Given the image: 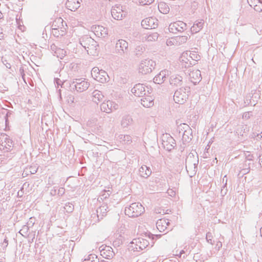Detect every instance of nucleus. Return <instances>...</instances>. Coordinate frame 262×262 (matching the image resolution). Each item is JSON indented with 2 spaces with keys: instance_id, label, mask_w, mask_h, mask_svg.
I'll use <instances>...</instances> for the list:
<instances>
[{
  "instance_id": "8",
  "label": "nucleus",
  "mask_w": 262,
  "mask_h": 262,
  "mask_svg": "<svg viewBox=\"0 0 262 262\" xmlns=\"http://www.w3.org/2000/svg\"><path fill=\"white\" fill-rule=\"evenodd\" d=\"M13 141L10 137L4 133L0 134V149L4 152L11 151L13 147Z\"/></svg>"
},
{
  "instance_id": "44",
  "label": "nucleus",
  "mask_w": 262,
  "mask_h": 262,
  "mask_svg": "<svg viewBox=\"0 0 262 262\" xmlns=\"http://www.w3.org/2000/svg\"><path fill=\"white\" fill-rule=\"evenodd\" d=\"M166 44L168 46H172V45L177 46V42H176V39L175 37H172V38L167 40Z\"/></svg>"
},
{
  "instance_id": "16",
  "label": "nucleus",
  "mask_w": 262,
  "mask_h": 262,
  "mask_svg": "<svg viewBox=\"0 0 262 262\" xmlns=\"http://www.w3.org/2000/svg\"><path fill=\"white\" fill-rule=\"evenodd\" d=\"M99 250L101 255L107 259H111L115 255L112 248L110 246L103 245L99 248Z\"/></svg>"
},
{
  "instance_id": "33",
  "label": "nucleus",
  "mask_w": 262,
  "mask_h": 262,
  "mask_svg": "<svg viewBox=\"0 0 262 262\" xmlns=\"http://www.w3.org/2000/svg\"><path fill=\"white\" fill-rule=\"evenodd\" d=\"M158 9L163 14H167L169 12L168 5L164 2H160L158 4Z\"/></svg>"
},
{
  "instance_id": "10",
  "label": "nucleus",
  "mask_w": 262,
  "mask_h": 262,
  "mask_svg": "<svg viewBox=\"0 0 262 262\" xmlns=\"http://www.w3.org/2000/svg\"><path fill=\"white\" fill-rule=\"evenodd\" d=\"M130 244L134 251H139L145 249L149 245V242L146 239L139 237L134 239Z\"/></svg>"
},
{
  "instance_id": "36",
  "label": "nucleus",
  "mask_w": 262,
  "mask_h": 262,
  "mask_svg": "<svg viewBox=\"0 0 262 262\" xmlns=\"http://www.w3.org/2000/svg\"><path fill=\"white\" fill-rule=\"evenodd\" d=\"M83 262H99V259L96 255L91 254L84 259Z\"/></svg>"
},
{
  "instance_id": "37",
  "label": "nucleus",
  "mask_w": 262,
  "mask_h": 262,
  "mask_svg": "<svg viewBox=\"0 0 262 262\" xmlns=\"http://www.w3.org/2000/svg\"><path fill=\"white\" fill-rule=\"evenodd\" d=\"M248 132V129L247 125H242L237 129L236 133L238 134V135L243 136L244 134Z\"/></svg>"
},
{
  "instance_id": "31",
  "label": "nucleus",
  "mask_w": 262,
  "mask_h": 262,
  "mask_svg": "<svg viewBox=\"0 0 262 262\" xmlns=\"http://www.w3.org/2000/svg\"><path fill=\"white\" fill-rule=\"evenodd\" d=\"M107 209V205L105 204H102L96 210L97 217L102 219L106 215Z\"/></svg>"
},
{
  "instance_id": "14",
  "label": "nucleus",
  "mask_w": 262,
  "mask_h": 262,
  "mask_svg": "<svg viewBox=\"0 0 262 262\" xmlns=\"http://www.w3.org/2000/svg\"><path fill=\"white\" fill-rule=\"evenodd\" d=\"M113 17L116 20H121L126 14V12L123 10L120 5H116L113 7L111 10Z\"/></svg>"
},
{
  "instance_id": "63",
  "label": "nucleus",
  "mask_w": 262,
  "mask_h": 262,
  "mask_svg": "<svg viewBox=\"0 0 262 262\" xmlns=\"http://www.w3.org/2000/svg\"><path fill=\"white\" fill-rule=\"evenodd\" d=\"M10 114H11V113H10V112H8L7 113L6 116H7V117H8V116H9V115H10Z\"/></svg>"
},
{
  "instance_id": "55",
  "label": "nucleus",
  "mask_w": 262,
  "mask_h": 262,
  "mask_svg": "<svg viewBox=\"0 0 262 262\" xmlns=\"http://www.w3.org/2000/svg\"><path fill=\"white\" fill-rule=\"evenodd\" d=\"M225 181V186H226L227 185V178L226 176H225L223 179V182H224Z\"/></svg>"
},
{
  "instance_id": "22",
  "label": "nucleus",
  "mask_w": 262,
  "mask_h": 262,
  "mask_svg": "<svg viewBox=\"0 0 262 262\" xmlns=\"http://www.w3.org/2000/svg\"><path fill=\"white\" fill-rule=\"evenodd\" d=\"M154 21L155 19L152 17L146 18L141 21V26L146 29L155 28L157 25Z\"/></svg>"
},
{
  "instance_id": "18",
  "label": "nucleus",
  "mask_w": 262,
  "mask_h": 262,
  "mask_svg": "<svg viewBox=\"0 0 262 262\" xmlns=\"http://www.w3.org/2000/svg\"><path fill=\"white\" fill-rule=\"evenodd\" d=\"M92 30L96 36L104 38L107 35V29L102 26H95L92 27Z\"/></svg>"
},
{
  "instance_id": "26",
  "label": "nucleus",
  "mask_w": 262,
  "mask_h": 262,
  "mask_svg": "<svg viewBox=\"0 0 262 262\" xmlns=\"http://www.w3.org/2000/svg\"><path fill=\"white\" fill-rule=\"evenodd\" d=\"M185 55H186L187 57L188 56L190 58H191L194 61L193 63L190 62V64L188 66H187L186 64L185 65V67H187V66L189 67L190 64H194L195 62L196 61H199L201 58L200 56L198 54V53L196 52L193 51H190L189 52V53H186L185 55H183L182 58H184L185 56Z\"/></svg>"
},
{
  "instance_id": "15",
  "label": "nucleus",
  "mask_w": 262,
  "mask_h": 262,
  "mask_svg": "<svg viewBox=\"0 0 262 262\" xmlns=\"http://www.w3.org/2000/svg\"><path fill=\"white\" fill-rule=\"evenodd\" d=\"M118 108L119 105L117 103L110 100L103 102L100 105L101 110L106 113H110Z\"/></svg>"
},
{
  "instance_id": "2",
  "label": "nucleus",
  "mask_w": 262,
  "mask_h": 262,
  "mask_svg": "<svg viewBox=\"0 0 262 262\" xmlns=\"http://www.w3.org/2000/svg\"><path fill=\"white\" fill-rule=\"evenodd\" d=\"M199 158L197 154L189 153L185 160L186 169L191 174H195L197 171Z\"/></svg>"
},
{
  "instance_id": "19",
  "label": "nucleus",
  "mask_w": 262,
  "mask_h": 262,
  "mask_svg": "<svg viewBox=\"0 0 262 262\" xmlns=\"http://www.w3.org/2000/svg\"><path fill=\"white\" fill-rule=\"evenodd\" d=\"M189 78L194 84L199 83L202 79L201 71L199 70L191 71L189 73Z\"/></svg>"
},
{
  "instance_id": "40",
  "label": "nucleus",
  "mask_w": 262,
  "mask_h": 262,
  "mask_svg": "<svg viewBox=\"0 0 262 262\" xmlns=\"http://www.w3.org/2000/svg\"><path fill=\"white\" fill-rule=\"evenodd\" d=\"M55 53L57 54V57L60 59H62L67 55V51L60 49H58Z\"/></svg>"
},
{
  "instance_id": "25",
  "label": "nucleus",
  "mask_w": 262,
  "mask_h": 262,
  "mask_svg": "<svg viewBox=\"0 0 262 262\" xmlns=\"http://www.w3.org/2000/svg\"><path fill=\"white\" fill-rule=\"evenodd\" d=\"M204 24V21L203 19L195 21L190 29L191 33H196L200 32L203 28Z\"/></svg>"
},
{
  "instance_id": "53",
  "label": "nucleus",
  "mask_w": 262,
  "mask_h": 262,
  "mask_svg": "<svg viewBox=\"0 0 262 262\" xmlns=\"http://www.w3.org/2000/svg\"><path fill=\"white\" fill-rule=\"evenodd\" d=\"M225 187H226V186L224 185L222 189H221V193L223 195L226 194V192L227 191V188H225Z\"/></svg>"
},
{
  "instance_id": "50",
  "label": "nucleus",
  "mask_w": 262,
  "mask_h": 262,
  "mask_svg": "<svg viewBox=\"0 0 262 262\" xmlns=\"http://www.w3.org/2000/svg\"><path fill=\"white\" fill-rule=\"evenodd\" d=\"M97 121V120L95 119H94L92 120H89L88 122V125L90 126V127H92L94 126L93 124L95 123Z\"/></svg>"
},
{
  "instance_id": "23",
  "label": "nucleus",
  "mask_w": 262,
  "mask_h": 262,
  "mask_svg": "<svg viewBox=\"0 0 262 262\" xmlns=\"http://www.w3.org/2000/svg\"><path fill=\"white\" fill-rule=\"evenodd\" d=\"M81 1L82 0H68L66 4V7L68 9L75 11L79 8Z\"/></svg>"
},
{
  "instance_id": "9",
  "label": "nucleus",
  "mask_w": 262,
  "mask_h": 262,
  "mask_svg": "<svg viewBox=\"0 0 262 262\" xmlns=\"http://www.w3.org/2000/svg\"><path fill=\"white\" fill-rule=\"evenodd\" d=\"M91 75L94 79L101 83L105 82L108 78L107 73L103 70H100L98 67L92 69Z\"/></svg>"
},
{
  "instance_id": "41",
  "label": "nucleus",
  "mask_w": 262,
  "mask_h": 262,
  "mask_svg": "<svg viewBox=\"0 0 262 262\" xmlns=\"http://www.w3.org/2000/svg\"><path fill=\"white\" fill-rule=\"evenodd\" d=\"M253 158V156L252 155H250V154H249L248 155H247L246 163H247L248 161L251 162V161H252ZM248 164V165L249 166V165L250 164V163L249 162ZM245 165H246V163H245ZM249 169H250V167L249 166L248 168L244 169V170L245 171V172H248Z\"/></svg>"
},
{
  "instance_id": "52",
  "label": "nucleus",
  "mask_w": 262,
  "mask_h": 262,
  "mask_svg": "<svg viewBox=\"0 0 262 262\" xmlns=\"http://www.w3.org/2000/svg\"><path fill=\"white\" fill-rule=\"evenodd\" d=\"M8 240L7 239V238L6 237L3 243V245L4 246V248H6L8 246Z\"/></svg>"
},
{
  "instance_id": "7",
  "label": "nucleus",
  "mask_w": 262,
  "mask_h": 262,
  "mask_svg": "<svg viewBox=\"0 0 262 262\" xmlns=\"http://www.w3.org/2000/svg\"><path fill=\"white\" fill-rule=\"evenodd\" d=\"M156 62L150 59L142 60L139 66L138 71L140 73L147 74L152 72L155 69Z\"/></svg>"
},
{
  "instance_id": "30",
  "label": "nucleus",
  "mask_w": 262,
  "mask_h": 262,
  "mask_svg": "<svg viewBox=\"0 0 262 262\" xmlns=\"http://www.w3.org/2000/svg\"><path fill=\"white\" fill-rule=\"evenodd\" d=\"M146 51V47L143 44H139L136 46L134 50L135 55L139 57L141 56Z\"/></svg>"
},
{
  "instance_id": "54",
  "label": "nucleus",
  "mask_w": 262,
  "mask_h": 262,
  "mask_svg": "<svg viewBox=\"0 0 262 262\" xmlns=\"http://www.w3.org/2000/svg\"><path fill=\"white\" fill-rule=\"evenodd\" d=\"M19 72L22 76V77L23 78L24 76H25V73H24V70L23 68H20V69H19Z\"/></svg>"
},
{
  "instance_id": "61",
  "label": "nucleus",
  "mask_w": 262,
  "mask_h": 262,
  "mask_svg": "<svg viewBox=\"0 0 262 262\" xmlns=\"http://www.w3.org/2000/svg\"><path fill=\"white\" fill-rule=\"evenodd\" d=\"M184 253V250H182L180 253V256H181V255Z\"/></svg>"
},
{
  "instance_id": "20",
  "label": "nucleus",
  "mask_w": 262,
  "mask_h": 262,
  "mask_svg": "<svg viewBox=\"0 0 262 262\" xmlns=\"http://www.w3.org/2000/svg\"><path fill=\"white\" fill-rule=\"evenodd\" d=\"M168 72L166 70L161 71L154 78V82L159 84L163 83L167 78L166 76L168 75Z\"/></svg>"
},
{
  "instance_id": "3",
  "label": "nucleus",
  "mask_w": 262,
  "mask_h": 262,
  "mask_svg": "<svg viewBox=\"0 0 262 262\" xmlns=\"http://www.w3.org/2000/svg\"><path fill=\"white\" fill-rule=\"evenodd\" d=\"M144 211V208L140 203H134L125 208V213L129 217H136L141 215Z\"/></svg>"
},
{
  "instance_id": "60",
  "label": "nucleus",
  "mask_w": 262,
  "mask_h": 262,
  "mask_svg": "<svg viewBox=\"0 0 262 262\" xmlns=\"http://www.w3.org/2000/svg\"><path fill=\"white\" fill-rule=\"evenodd\" d=\"M57 21H58V23H62H62H63V19H61V18H58V19H57Z\"/></svg>"
},
{
  "instance_id": "12",
  "label": "nucleus",
  "mask_w": 262,
  "mask_h": 262,
  "mask_svg": "<svg viewBox=\"0 0 262 262\" xmlns=\"http://www.w3.org/2000/svg\"><path fill=\"white\" fill-rule=\"evenodd\" d=\"M162 141L163 147L168 151H171L176 145L174 139L168 134L163 135Z\"/></svg>"
},
{
  "instance_id": "34",
  "label": "nucleus",
  "mask_w": 262,
  "mask_h": 262,
  "mask_svg": "<svg viewBox=\"0 0 262 262\" xmlns=\"http://www.w3.org/2000/svg\"><path fill=\"white\" fill-rule=\"evenodd\" d=\"M159 36L157 32L148 33L144 37L145 40L147 41H153L156 40Z\"/></svg>"
},
{
  "instance_id": "21",
  "label": "nucleus",
  "mask_w": 262,
  "mask_h": 262,
  "mask_svg": "<svg viewBox=\"0 0 262 262\" xmlns=\"http://www.w3.org/2000/svg\"><path fill=\"white\" fill-rule=\"evenodd\" d=\"M169 220L165 219H161L157 222V228L160 232L165 231L169 225Z\"/></svg>"
},
{
  "instance_id": "38",
  "label": "nucleus",
  "mask_w": 262,
  "mask_h": 262,
  "mask_svg": "<svg viewBox=\"0 0 262 262\" xmlns=\"http://www.w3.org/2000/svg\"><path fill=\"white\" fill-rule=\"evenodd\" d=\"M29 227L27 225H24L22 228L19 230V233L24 237H27L28 235Z\"/></svg>"
},
{
  "instance_id": "35",
  "label": "nucleus",
  "mask_w": 262,
  "mask_h": 262,
  "mask_svg": "<svg viewBox=\"0 0 262 262\" xmlns=\"http://www.w3.org/2000/svg\"><path fill=\"white\" fill-rule=\"evenodd\" d=\"M175 38L176 39L177 46L186 43L188 38V36L187 35L178 36L175 37Z\"/></svg>"
},
{
  "instance_id": "24",
  "label": "nucleus",
  "mask_w": 262,
  "mask_h": 262,
  "mask_svg": "<svg viewBox=\"0 0 262 262\" xmlns=\"http://www.w3.org/2000/svg\"><path fill=\"white\" fill-rule=\"evenodd\" d=\"M169 83L172 86H181L183 83V77L179 75H172L170 78Z\"/></svg>"
},
{
  "instance_id": "29",
  "label": "nucleus",
  "mask_w": 262,
  "mask_h": 262,
  "mask_svg": "<svg viewBox=\"0 0 262 262\" xmlns=\"http://www.w3.org/2000/svg\"><path fill=\"white\" fill-rule=\"evenodd\" d=\"M142 105L145 107H150L154 105V99L150 96H146L141 99Z\"/></svg>"
},
{
  "instance_id": "6",
  "label": "nucleus",
  "mask_w": 262,
  "mask_h": 262,
  "mask_svg": "<svg viewBox=\"0 0 262 262\" xmlns=\"http://www.w3.org/2000/svg\"><path fill=\"white\" fill-rule=\"evenodd\" d=\"M190 92V88H181L177 90L173 95V100L176 103L183 104L186 101Z\"/></svg>"
},
{
  "instance_id": "48",
  "label": "nucleus",
  "mask_w": 262,
  "mask_h": 262,
  "mask_svg": "<svg viewBox=\"0 0 262 262\" xmlns=\"http://www.w3.org/2000/svg\"><path fill=\"white\" fill-rule=\"evenodd\" d=\"M250 116L251 114L250 112H245L243 115V118L248 119L250 118Z\"/></svg>"
},
{
  "instance_id": "11",
  "label": "nucleus",
  "mask_w": 262,
  "mask_h": 262,
  "mask_svg": "<svg viewBox=\"0 0 262 262\" xmlns=\"http://www.w3.org/2000/svg\"><path fill=\"white\" fill-rule=\"evenodd\" d=\"M128 51V43L124 39H119L117 41L115 46V53L120 56L127 54Z\"/></svg>"
},
{
  "instance_id": "62",
  "label": "nucleus",
  "mask_w": 262,
  "mask_h": 262,
  "mask_svg": "<svg viewBox=\"0 0 262 262\" xmlns=\"http://www.w3.org/2000/svg\"><path fill=\"white\" fill-rule=\"evenodd\" d=\"M260 231L261 236L262 237V227L260 228Z\"/></svg>"
},
{
  "instance_id": "49",
  "label": "nucleus",
  "mask_w": 262,
  "mask_h": 262,
  "mask_svg": "<svg viewBox=\"0 0 262 262\" xmlns=\"http://www.w3.org/2000/svg\"><path fill=\"white\" fill-rule=\"evenodd\" d=\"M50 193L52 195H55L57 194V188L54 187L51 190Z\"/></svg>"
},
{
  "instance_id": "4",
  "label": "nucleus",
  "mask_w": 262,
  "mask_h": 262,
  "mask_svg": "<svg viewBox=\"0 0 262 262\" xmlns=\"http://www.w3.org/2000/svg\"><path fill=\"white\" fill-rule=\"evenodd\" d=\"M179 136H182V140L184 144H186L191 140L192 135L191 129L188 125L185 123L181 124L178 126Z\"/></svg>"
},
{
  "instance_id": "43",
  "label": "nucleus",
  "mask_w": 262,
  "mask_h": 262,
  "mask_svg": "<svg viewBox=\"0 0 262 262\" xmlns=\"http://www.w3.org/2000/svg\"><path fill=\"white\" fill-rule=\"evenodd\" d=\"M206 239L207 242L211 245H213L214 241L213 240V236L212 233L210 232H208L206 234Z\"/></svg>"
},
{
  "instance_id": "64",
  "label": "nucleus",
  "mask_w": 262,
  "mask_h": 262,
  "mask_svg": "<svg viewBox=\"0 0 262 262\" xmlns=\"http://www.w3.org/2000/svg\"><path fill=\"white\" fill-rule=\"evenodd\" d=\"M6 67H7V68H10V64H9V65L6 66Z\"/></svg>"
},
{
  "instance_id": "32",
  "label": "nucleus",
  "mask_w": 262,
  "mask_h": 262,
  "mask_svg": "<svg viewBox=\"0 0 262 262\" xmlns=\"http://www.w3.org/2000/svg\"><path fill=\"white\" fill-rule=\"evenodd\" d=\"M133 119L129 115H125L122 117L121 125L123 127H127L132 124Z\"/></svg>"
},
{
  "instance_id": "56",
  "label": "nucleus",
  "mask_w": 262,
  "mask_h": 262,
  "mask_svg": "<svg viewBox=\"0 0 262 262\" xmlns=\"http://www.w3.org/2000/svg\"><path fill=\"white\" fill-rule=\"evenodd\" d=\"M261 138H262V133L257 135V140L261 139Z\"/></svg>"
},
{
  "instance_id": "59",
  "label": "nucleus",
  "mask_w": 262,
  "mask_h": 262,
  "mask_svg": "<svg viewBox=\"0 0 262 262\" xmlns=\"http://www.w3.org/2000/svg\"><path fill=\"white\" fill-rule=\"evenodd\" d=\"M55 81L56 82V83L59 85V82H61L60 80L57 78H55Z\"/></svg>"
},
{
  "instance_id": "45",
  "label": "nucleus",
  "mask_w": 262,
  "mask_h": 262,
  "mask_svg": "<svg viewBox=\"0 0 262 262\" xmlns=\"http://www.w3.org/2000/svg\"><path fill=\"white\" fill-rule=\"evenodd\" d=\"M154 0H139V3L141 5H148L151 4Z\"/></svg>"
},
{
  "instance_id": "47",
  "label": "nucleus",
  "mask_w": 262,
  "mask_h": 262,
  "mask_svg": "<svg viewBox=\"0 0 262 262\" xmlns=\"http://www.w3.org/2000/svg\"><path fill=\"white\" fill-rule=\"evenodd\" d=\"M167 192L168 194V195L171 196H174L176 195L175 191H174V190H173L172 189H169L167 190Z\"/></svg>"
},
{
  "instance_id": "57",
  "label": "nucleus",
  "mask_w": 262,
  "mask_h": 262,
  "mask_svg": "<svg viewBox=\"0 0 262 262\" xmlns=\"http://www.w3.org/2000/svg\"><path fill=\"white\" fill-rule=\"evenodd\" d=\"M259 164L260 165L261 167H262V155L259 156Z\"/></svg>"
},
{
  "instance_id": "27",
  "label": "nucleus",
  "mask_w": 262,
  "mask_h": 262,
  "mask_svg": "<svg viewBox=\"0 0 262 262\" xmlns=\"http://www.w3.org/2000/svg\"><path fill=\"white\" fill-rule=\"evenodd\" d=\"M139 173L141 177L147 178L151 174V170L146 165H142L139 169Z\"/></svg>"
},
{
  "instance_id": "39",
  "label": "nucleus",
  "mask_w": 262,
  "mask_h": 262,
  "mask_svg": "<svg viewBox=\"0 0 262 262\" xmlns=\"http://www.w3.org/2000/svg\"><path fill=\"white\" fill-rule=\"evenodd\" d=\"M64 210L68 213L73 212L74 210V205L72 203H67L65 204L64 207Z\"/></svg>"
},
{
  "instance_id": "28",
  "label": "nucleus",
  "mask_w": 262,
  "mask_h": 262,
  "mask_svg": "<svg viewBox=\"0 0 262 262\" xmlns=\"http://www.w3.org/2000/svg\"><path fill=\"white\" fill-rule=\"evenodd\" d=\"M104 98V95L102 93L97 90L94 91L92 94V100L96 103H98L101 101Z\"/></svg>"
},
{
  "instance_id": "17",
  "label": "nucleus",
  "mask_w": 262,
  "mask_h": 262,
  "mask_svg": "<svg viewBox=\"0 0 262 262\" xmlns=\"http://www.w3.org/2000/svg\"><path fill=\"white\" fill-rule=\"evenodd\" d=\"M131 92L137 97H143L146 94L145 86L141 83L135 84L132 89Z\"/></svg>"
},
{
  "instance_id": "51",
  "label": "nucleus",
  "mask_w": 262,
  "mask_h": 262,
  "mask_svg": "<svg viewBox=\"0 0 262 262\" xmlns=\"http://www.w3.org/2000/svg\"><path fill=\"white\" fill-rule=\"evenodd\" d=\"M222 247V242L220 241L219 242H217L216 245V248H217V249L218 250H219L220 249V248H221Z\"/></svg>"
},
{
  "instance_id": "42",
  "label": "nucleus",
  "mask_w": 262,
  "mask_h": 262,
  "mask_svg": "<svg viewBox=\"0 0 262 262\" xmlns=\"http://www.w3.org/2000/svg\"><path fill=\"white\" fill-rule=\"evenodd\" d=\"M120 139H123L125 143L129 144L132 142V138L129 135H121Z\"/></svg>"
},
{
  "instance_id": "58",
  "label": "nucleus",
  "mask_w": 262,
  "mask_h": 262,
  "mask_svg": "<svg viewBox=\"0 0 262 262\" xmlns=\"http://www.w3.org/2000/svg\"><path fill=\"white\" fill-rule=\"evenodd\" d=\"M110 195V194L108 193H104L102 195V196H103V198L105 199L107 198Z\"/></svg>"
},
{
  "instance_id": "46",
  "label": "nucleus",
  "mask_w": 262,
  "mask_h": 262,
  "mask_svg": "<svg viewBox=\"0 0 262 262\" xmlns=\"http://www.w3.org/2000/svg\"><path fill=\"white\" fill-rule=\"evenodd\" d=\"M64 188L63 187H60L57 189V194L59 196H62L64 193Z\"/></svg>"
},
{
  "instance_id": "13",
  "label": "nucleus",
  "mask_w": 262,
  "mask_h": 262,
  "mask_svg": "<svg viewBox=\"0 0 262 262\" xmlns=\"http://www.w3.org/2000/svg\"><path fill=\"white\" fill-rule=\"evenodd\" d=\"M187 29V25L182 21H177L170 24L168 27V30L170 32L177 33V32H182Z\"/></svg>"
},
{
  "instance_id": "5",
  "label": "nucleus",
  "mask_w": 262,
  "mask_h": 262,
  "mask_svg": "<svg viewBox=\"0 0 262 262\" xmlns=\"http://www.w3.org/2000/svg\"><path fill=\"white\" fill-rule=\"evenodd\" d=\"M90 86V83L85 79H74L70 83V87L78 93L85 91Z\"/></svg>"
},
{
  "instance_id": "1",
  "label": "nucleus",
  "mask_w": 262,
  "mask_h": 262,
  "mask_svg": "<svg viewBox=\"0 0 262 262\" xmlns=\"http://www.w3.org/2000/svg\"><path fill=\"white\" fill-rule=\"evenodd\" d=\"M80 45L87 51L88 54L94 55L97 54L98 44L91 37L88 35L82 36L80 39Z\"/></svg>"
}]
</instances>
